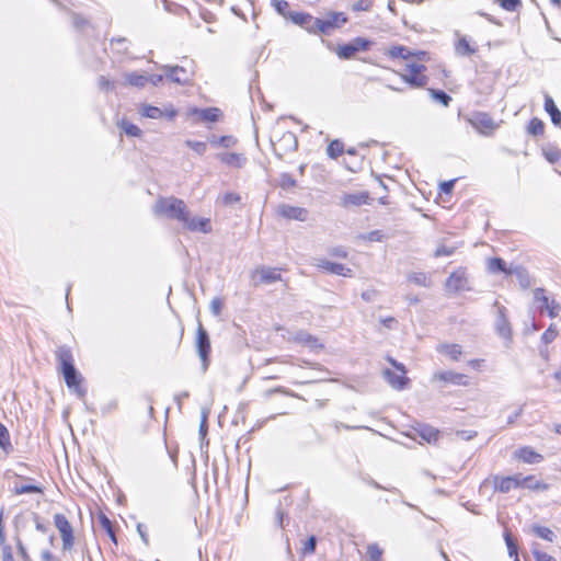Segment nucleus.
Segmentation results:
<instances>
[{"mask_svg":"<svg viewBox=\"0 0 561 561\" xmlns=\"http://www.w3.org/2000/svg\"><path fill=\"white\" fill-rule=\"evenodd\" d=\"M55 354L59 364V370L65 379L67 387L79 399H84L87 396V389L82 386V375L75 366L71 348L67 345H61L57 347Z\"/></svg>","mask_w":561,"mask_h":561,"instance_id":"nucleus-1","label":"nucleus"},{"mask_svg":"<svg viewBox=\"0 0 561 561\" xmlns=\"http://www.w3.org/2000/svg\"><path fill=\"white\" fill-rule=\"evenodd\" d=\"M187 210L186 204L176 197H159L153 205L156 216H164L169 219L181 221Z\"/></svg>","mask_w":561,"mask_h":561,"instance_id":"nucleus-2","label":"nucleus"},{"mask_svg":"<svg viewBox=\"0 0 561 561\" xmlns=\"http://www.w3.org/2000/svg\"><path fill=\"white\" fill-rule=\"evenodd\" d=\"M373 42L364 38V37H356L350 43L339 45L335 49L336 55L339 58L348 60L354 58V56L358 51H367L371 47Z\"/></svg>","mask_w":561,"mask_h":561,"instance_id":"nucleus-3","label":"nucleus"},{"mask_svg":"<svg viewBox=\"0 0 561 561\" xmlns=\"http://www.w3.org/2000/svg\"><path fill=\"white\" fill-rule=\"evenodd\" d=\"M54 525L60 534L62 551H70L75 546V536L72 526L68 518L64 514L57 513L54 515Z\"/></svg>","mask_w":561,"mask_h":561,"instance_id":"nucleus-4","label":"nucleus"},{"mask_svg":"<svg viewBox=\"0 0 561 561\" xmlns=\"http://www.w3.org/2000/svg\"><path fill=\"white\" fill-rule=\"evenodd\" d=\"M348 18L343 12L330 11L318 22L319 34L331 35L334 30L347 23Z\"/></svg>","mask_w":561,"mask_h":561,"instance_id":"nucleus-5","label":"nucleus"},{"mask_svg":"<svg viewBox=\"0 0 561 561\" xmlns=\"http://www.w3.org/2000/svg\"><path fill=\"white\" fill-rule=\"evenodd\" d=\"M195 345L197 353L202 359L203 369L206 370L208 368L209 354L211 347L209 335L201 323L197 327Z\"/></svg>","mask_w":561,"mask_h":561,"instance_id":"nucleus-6","label":"nucleus"},{"mask_svg":"<svg viewBox=\"0 0 561 561\" xmlns=\"http://www.w3.org/2000/svg\"><path fill=\"white\" fill-rule=\"evenodd\" d=\"M445 288L448 293L456 294L460 290H470L467 271L458 267L454 271L445 282Z\"/></svg>","mask_w":561,"mask_h":561,"instance_id":"nucleus-7","label":"nucleus"},{"mask_svg":"<svg viewBox=\"0 0 561 561\" xmlns=\"http://www.w3.org/2000/svg\"><path fill=\"white\" fill-rule=\"evenodd\" d=\"M251 279L254 286L261 284H274L282 280V275L277 268L268 266H259L251 273Z\"/></svg>","mask_w":561,"mask_h":561,"instance_id":"nucleus-8","label":"nucleus"},{"mask_svg":"<svg viewBox=\"0 0 561 561\" xmlns=\"http://www.w3.org/2000/svg\"><path fill=\"white\" fill-rule=\"evenodd\" d=\"M288 20H290L294 24L299 25L310 34H319V18H314L306 12H289Z\"/></svg>","mask_w":561,"mask_h":561,"instance_id":"nucleus-9","label":"nucleus"},{"mask_svg":"<svg viewBox=\"0 0 561 561\" xmlns=\"http://www.w3.org/2000/svg\"><path fill=\"white\" fill-rule=\"evenodd\" d=\"M161 70L164 72L165 80L174 83L185 84L192 78V71L183 66L164 65L161 67Z\"/></svg>","mask_w":561,"mask_h":561,"instance_id":"nucleus-10","label":"nucleus"},{"mask_svg":"<svg viewBox=\"0 0 561 561\" xmlns=\"http://www.w3.org/2000/svg\"><path fill=\"white\" fill-rule=\"evenodd\" d=\"M535 300L540 304L539 309L541 311L546 310L548 312V316L550 318H556L559 316V312L561 310V306L556 300H549V298L546 296V291L543 288H536L534 291Z\"/></svg>","mask_w":561,"mask_h":561,"instance_id":"nucleus-11","label":"nucleus"},{"mask_svg":"<svg viewBox=\"0 0 561 561\" xmlns=\"http://www.w3.org/2000/svg\"><path fill=\"white\" fill-rule=\"evenodd\" d=\"M313 265L319 270H322L330 274L340 275L344 277L353 276L352 268L345 266L344 264L331 262L325 259H316V263Z\"/></svg>","mask_w":561,"mask_h":561,"instance_id":"nucleus-12","label":"nucleus"},{"mask_svg":"<svg viewBox=\"0 0 561 561\" xmlns=\"http://www.w3.org/2000/svg\"><path fill=\"white\" fill-rule=\"evenodd\" d=\"M494 305L497 307V316L495 319L496 333L504 340L511 341L512 328H511V323L507 319V314H506L507 310L504 306H500L497 301H495Z\"/></svg>","mask_w":561,"mask_h":561,"instance_id":"nucleus-13","label":"nucleus"},{"mask_svg":"<svg viewBox=\"0 0 561 561\" xmlns=\"http://www.w3.org/2000/svg\"><path fill=\"white\" fill-rule=\"evenodd\" d=\"M139 113L141 116L152 119H160L162 117L173 119L178 114L176 110L172 105L165 107L164 110H161L160 107L148 104H144L140 107Z\"/></svg>","mask_w":561,"mask_h":561,"instance_id":"nucleus-14","label":"nucleus"},{"mask_svg":"<svg viewBox=\"0 0 561 561\" xmlns=\"http://www.w3.org/2000/svg\"><path fill=\"white\" fill-rule=\"evenodd\" d=\"M184 227L191 231L208 233L211 230L210 220L207 218L191 217L188 209L184 218L181 220Z\"/></svg>","mask_w":561,"mask_h":561,"instance_id":"nucleus-15","label":"nucleus"},{"mask_svg":"<svg viewBox=\"0 0 561 561\" xmlns=\"http://www.w3.org/2000/svg\"><path fill=\"white\" fill-rule=\"evenodd\" d=\"M278 214L286 219L306 221L308 219L309 211L302 207L282 204L278 207Z\"/></svg>","mask_w":561,"mask_h":561,"instance_id":"nucleus-16","label":"nucleus"},{"mask_svg":"<svg viewBox=\"0 0 561 561\" xmlns=\"http://www.w3.org/2000/svg\"><path fill=\"white\" fill-rule=\"evenodd\" d=\"M191 116H195L198 122L215 123L219 119L221 112L217 107L197 108L194 107L190 111Z\"/></svg>","mask_w":561,"mask_h":561,"instance_id":"nucleus-17","label":"nucleus"},{"mask_svg":"<svg viewBox=\"0 0 561 561\" xmlns=\"http://www.w3.org/2000/svg\"><path fill=\"white\" fill-rule=\"evenodd\" d=\"M435 378L448 383L453 385H459V386H467L468 385V377L463 374L455 373L451 370L447 371H440L435 374Z\"/></svg>","mask_w":561,"mask_h":561,"instance_id":"nucleus-18","label":"nucleus"},{"mask_svg":"<svg viewBox=\"0 0 561 561\" xmlns=\"http://www.w3.org/2000/svg\"><path fill=\"white\" fill-rule=\"evenodd\" d=\"M472 124L478 129H484L493 131L497 128V124L493 121V118L484 112L477 113L472 121Z\"/></svg>","mask_w":561,"mask_h":561,"instance_id":"nucleus-19","label":"nucleus"},{"mask_svg":"<svg viewBox=\"0 0 561 561\" xmlns=\"http://www.w3.org/2000/svg\"><path fill=\"white\" fill-rule=\"evenodd\" d=\"M369 199V195L366 192L344 194L341 198V205L343 207L348 206H360L367 204Z\"/></svg>","mask_w":561,"mask_h":561,"instance_id":"nucleus-20","label":"nucleus"},{"mask_svg":"<svg viewBox=\"0 0 561 561\" xmlns=\"http://www.w3.org/2000/svg\"><path fill=\"white\" fill-rule=\"evenodd\" d=\"M545 111L549 114L552 124L561 127V112L548 93H545Z\"/></svg>","mask_w":561,"mask_h":561,"instance_id":"nucleus-21","label":"nucleus"},{"mask_svg":"<svg viewBox=\"0 0 561 561\" xmlns=\"http://www.w3.org/2000/svg\"><path fill=\"white\" fill-rule=\"evenodd\" d=\"M385 379L390 386L397 390H402L409 383V378L403 375H397L391 369L387 368L382 371Z\"/></svg>","mask_w":561,"mask_h":561,"instance_id":"nucleus-22","label":"nucleus"},{"mask_svg":"<svg viewBox=\"0 0 561 561\" xmlns=\"http://www.w3.org/2000/svg\"><path fill=\"white\" fill-rule=\"evenodd\" d=\"M219 160L232 168H242L247 163V158L242 153L224 152L218 154Z\"/></svg>","mask_w":561,"mask_h":561,"instance_id":"nucleus-23","label":"nucleus"},{"mask_svg":"<svg viewBox=\"0 0 561 561\" xmlns=\"http://www.w3.org/2000/svg\"><path fill=\"white\" fill-rule=\"evenodd\" d=\"M516 457L525 463H539L543 457L531 447H522L516 451Z\"/></svg>","mask_w":561,"mask_h":561,"instance_id":"nucleus-24","label":"nucleus"},{"mask_svg":"<svg viewBox=\"0 0 561 561\" xmlns=\"http://www.w3.org/2000/svg\"><path fill=\"white\" fill-rule=\"evenodd\" d=\"M415 431L422 439L430 444L437 442L439 436L438 430L427 424H417Z\"/></svg>","mask_w":561,"mask_h":561,"instance_id":"nucleus-25","label":"nucleus"},{"mask_svg":"<svg viewBox=\"0 0 561 561\" xmlns=\"http://www.w3.org/2000/svg\"><path fill=\"white\" fill-rule=\"evenodd\" d=\"M401 79L412 88H423L428 83V78L423 73L401 75Z\"/></svg>","mask_w":561,"mask_h":561,"instance_id":"nucleus-26","label":"nucleus"},{"mask_svg":"<svg viewBox=\"0 0 561 561\" xmlns=\"http://www.w3.org/2000/svg\"><path fill=\"white\" fill-rule=\"evenodd\" d=\"M488 270L490 273H493V274H499V273L513 274L512 268L507 270L506 262L501 257L490 259L488 262Z\"/></svg>","mask_w":561,"mask_h":561,"instance_id":"nucleus-27","label":"nucleus"},{"mask_svg":"<svg viewBox=\"0 0 561 561\" xmlns=\"http://www.w3.org/2000/svg\"><path fill=\"white\" fill-rule=\"evenodd\" d=\"M455 51L459 56H471L477 51V48L471 46L467 37L461 36L455 45Z\"/></svg>","mask_w":561,"mask_h":561,"instance_id":"nucleus-28","label":"nucleus"},{"mask_svg":"<svg viewBox=\"0 0 561 561\" xmlns=\"http://www.w3.org/2000/svg\"><path fill=\"white\" fill-rule=\"evenodd\" d=\"M387 55L390 58H402L404 60H408L412 58L413 51H411L408 47L402 45H396L388 49Z\"/></svg>","mask_w":561,"mask_h":561,"instance_id":"nucleus-29","label":"nucleus"},{"mask_svg":"<svg viewBox=\"0 0 561 561\" xmlns=\"http://www.w3.org/2000/svg\"><path fill=\"white\" fill-rule=\"evenodd\" d=\"M437 351L449 356L454 360H458L462 353L461 346L458 344H443L437 347Z\"/></svg>","mask_w":561,"mask_h":561,"instance_id":"nucleus-30","label":"nucleus"},{"mask_svg":"<svg viewBox=\"0 0 561 561\" xmlns=\"http://www.w3.org/2000/svg\"><path fill=\"white\" fill-rule=\"evenodd\" d=\"M126 81L129 85L136 88H144L148 83V76L138 72H129L125 75Z\"/></svg>","mask_w":561,"mask_h":561,"instance_id":"nucleus-31","label":"nucleus"},{"mask_svg":"<svg viewBox=\"0 0 561 561\" xmlns=\"http://www.w3.org/2000/svg\"><path fill=\"white\" fill-rule=\"evenodd\" d=\"M511 477H499L495 476L493 479L494 489L500 491L501 493H508L513 488Z\"/></svg>","mask_w":561,"mask_h":561,"instance_id":"nucleus-32","label":"nucleus"},{"mask_svg":"<svg viewBox=\"0 0 561 561\" xmlns=\"http://www.w3.org/2000/svg\"><path fill=\"white\" fill-rule=\"evenodd\" d=\"M0 448L9 454L13 450L8 428L0 422Z\"/></svg>","mask_w":561,"mask_h":561,"instance_id":"nucleus-33","label":"nucleus"},{"mask_svg":"<svg viewBox=\"0 0 561 561\" xmlns=\"http://www.w3.org/2000/svg\"><path fill=\"white\" fill-rule=\"evenodd\" d=\"M118 126L129 137H140L142 134L141 129L137 125L126 119H122L118 123Z\"/></svg>","mask_w":561,"mask_h":561,"instance_id":"nucleus-34","label":"nucleus"},{"mask_svg":"<svg viewBox=\"0 0 561 561\" xmlns=\"http://www.w3.org/2000/svg\"><path fill=\"white\" fill-rule=\"evenodd\" d=\"M99 522H100L102 528L106 531L107 536L111 538V540L114 543H117L116 534H115V530H114L111 519L105 514H100Z\"/></svg>","mask_w":561,"mask_h":561,"instance_id":"nucleus-35","label":"nucleus"},{"mask_svg":"<svg viewBox=\"0 0 561 561\" xmlns=\"http://www.w3.org/2000/svg\"><path fill=\"white\" fill-rule=\"evenodd\" d=\"M279 141L284 144L286 151H295L298 147L297 137L291 131H286Z\"/></svg>","mask_w":561,"mask_h":561,"instance_id":"nucleus-36","label":"nucleus"},{"mask_svg":"<svg viewBox=\"0 0 561 561\" xmlns=\"http://www.w3.org/2000/svg\"><path fill=\"white\" fill-rule=\"evenodd\" d=\"M527 131L529 135L540 136L545 131V123L540 118L534 117L528 124Z\"/></svg>","mask_w":561,"mask_h":561,"instance_id":"nucleus-37","label":"nucleus"},{"mask_svg":"<svg viewBox=\"0 0 561 561\" xmlns=\"http://www.w3.org/2000/svg\"><path fill=\"white\" fill-rule=\"evenodd\" d=\"M533 531L535 535H537L539 538L545 539L547 541L552 542L556 539L554 533L545 526L534 525Z\"/></svg>","mask_w":561,"mask_h":561,"instance_id":"nucleus-38","label":"nucleus"},{"mask_svg":"<svg viewBox=\"0 0 561 561\" xmlns=\"http://www.w3.org/2000/svg\"><path fill=\"white\" fill-rule=\"evenodd\" d=\"M428 92L434 101L443 104L444 106H448L451 102V96L443 90L428 89Z\"/></svg>","mask_w":561,"mask_h":561,"instance_id":"nucleus-39","label":"nucleus"},{"mask_svg":"<svg viewBox=\"0 0 561 561\" xmlns=\"http://www.w3.org/2000/svg\"><path fill=\"white\" fill-rule=\"evenodd\" d=\"M408 279L419 286H423V287L431 286V279L423 272L411 273V274H409Z\"/></svg>","mask_w":561,"mask_h":561,"instance_id":"nucleus-40","label":"nucleus"},{"mask_svg":"<svg viewBox=\"0 0 561 561\" xmlns=\"http://www.w3.org/2000/svg\"><path fill=\"white\" fill-rule=\"evenodd\" d=\"M343 151L344 145L337 139L332 140L327 148L328 156L332 159H336L337 157H340L343 153Z\"/></svg>","mask_w":561,"mask_h":561,"instance_id":"nucleus-41","label":"nucleus"},{"mask_svg":"<svg viewBox=\"0 0 561 561\" xmlns=\"http://www.w3.org/2000/svg\"><path fill=\"white\" fill-rule=\"evenodd\" d=\"M545 158L551 163H558L561 160V150L557 147H546L542 149Z\"/></svg>","mask_w":561,"mask_h":561,"instance_id":"nucleus-42","label":"nucleus"},{"mask_svg":"<svg viewBox=\"0 0 561 561\" xmlns=\"http://www.w3.org/2000/svg\"><path fill=\"white\" fill-rule=\"evenodd\" d=\"M513 274H515L518 278V282L523 288H528L530 286V278L527 271L520 266L512 268Z\"/></svg>","mask_w":561,"mask_h":561,"instance_id":"nucleus-43","label":"nucleus"},{"mask_svg":"<svg viewBox=\"0 0 561 561\" xmlns=\"http://www.w3.org/2000/svg\"><path fill=\"white\" fill-rule=\"evenodd\" d=\"M43 488L35 484H24L21 486L14 488V494L21 495V494H28V493H39L43 494Z\"/></svg>","mask_w":561,"mask_h":561,"instance_id":"nucleus-44","label":"nucleus"},{"mask_svg":"<svg viewBox=\"0 0 561 561\" xmlns=\"http://www.w3.org/2000/svg\"><path fill=\"white\" fill-rule=\"evenodd\" d=\"M272 5L274 7L275 11L284 16L285 19H288V13L290 12L288 10L289 3L286 0H273Z\"/></svg>","mask_w":561,"mask_h":561,"instance_id":"nucleus-45","label":"nucleus"},{"mask_svg":"<svg viewBox=\"0 0 561 561\" xmlns=\"http://www.w3.org/2000/svg\"><path fill=\"white\" fill-rule=\"evenodd\" d=\"M513 480V488H526L527 482H533V476L523 477L520 473L510 476Z\"/></svg>","mask_w":561,"mask_h":561,"instance_id":"nucleus-46","label":"nucleus"},{"mask_svg":"<svg viewBox=\"0 0 561 561\" xmlns=\"http://www.w3.org/2000/svg\"><path fill=\"white\" fill-rule=\"evenodd\" d=\"M505 543L507 546L510 557L518 556L517 545L508 531L504 533Z\"/></svg>","mask_w":561,"mask_h":561,"instance_id":"nucleus-47","label":"nucleus"},{"mask_svg":"<svg viewBox=\"0 0 561 561\" xmlns=\"http://www.w3.org/2000/svg\"><path fill=\"white\" fill-rule=\"evenodd\" d=\"M558 335V331L554 324H550V327L543 332L541 335V341L545 344H549L556 340Z\"/></svg>","mask_w":561,"mask_h":561,"instance_id":"nucleus-48","label":"nucleus"},{"mask_svg":"<svg viewBox=\"0 0 561 561\" xmlns=\"http://www.w3.org/2000/svg\"><path fill=\"white\" fill-rule=\"evenodd\" d=\"M367 554L371 561H380L382 550L377 543H371L367 547Z\"/></svg>","mask_w":561,"mask_h":561,"instance_id":"nucleus-49","label":"nucleus"},{"mask_svg":"<svg viewBox=\"0 0 561 561\" xmlns=\"http://www.w3.org/2000/svg\"><path fill=\"white\" fill-rule=\"evenodd\" d=\"M185 145L201 156L204 154L207 149L206 142L203 141L186 140Z\"/></svg>","mask_w":561,"mask_h":561,"instance_id":"nucleus-50","label":"nucleus"},{"mask_svg":"<svg viewBox=\"0 0 561 561\" xmlns=\"http://www.w3.org/2000/svg\"><path fill=\"white\" fill-rule=\"evenodd\" d=\"M241 201V197L237 193L228 192L225 193L221 197V202L225 206H230L234 203H239Z\"/></svg>","mask_w":561,"mask_h":561,"instance_id":"nucleus-51","label":"nucleus"},{"mask_svg":"<svg viewBox=\"0 0 561 561\" xmlns=\"http://www.w3.org/2000/svg\"><path fill=\"white\" fill-rule=\"evenodd\" d=\"M526 489L531 491H546L549 489V485L542 481L536 480L533 476V482H527Z\"/></svg>","mask_w":561,"mask_h":561,"instance_id":"nucleus-52","label":"nucleus"},{"mask_svg":"<svg viewBox=\"0 0 561 561\" xmlns=\"http://www.w3.org/2000/svg\"><path fill=\"white\" fill-rule=\"evenodd\" d=\"M373 5L371 0H358L352 5V10L355 12L368 11Z\"/></svg>","mask_w":561,"mask_h":561,"instance_id":"nucleus-53","label":"nucleus"},{"mask_svg":"<svg viewBox=\"0 0 561 561\" xmlns=\"http://www.w3.org/2000/svg\"><path fill=\"white\" fill-rule=\"evenodd\" d=\"M500 5L510 12L516 11V9L520 5V0H499Z\"/></svg>","mask_w":561,"mask_h":561,"instance_id":"nucleus-54","label":"nucleus"},{"mask_svg":"<svg viewBox=\"0 0 561 561\" xmlns=\"http://www.w3.org/2000/svg\"><path fill=\"white\" fill-rule=\"evenodd\" d=\"M15 541H16L18 552H19V554H20L21 559H22L23 561H33V560L31 559V557H30V554H28V552H27V550H26L25 546L23 545L22 540H21L19 537H16V538H15Z\"/></svg>","mask_w":561,"mask_h":561,"instance_id":"nucleus-55","label":"nucleus"},{"mask_svg":"<svg viewBox=\"0 0 561 561\" xmlns=\"http://www.w3.org/2000/svg\"><path fill=\"white\" fill-rule=\"evenodd\" d=\"M274 393H282V394H286V396H294V393L291 391H289L288 389H286V388H284L282 386H277L275 388L265 390L263 396L265 398H270Z\"/></svg>","mask_w":561,"mask_h":561,"instance_id":"nucleus-56","label":"nucleus"},{"mask_svg":"<svg viewBox=\"0 0 561 561\" xmlns=\"http://www.w3.org/2000/svg\"><path fill=\"white\" fill-rule=\"evenodd\" d=\"M455 252V248L454 247H447V245H439L435 252H434V256L435 257H439V256H450L453 255Z\"/></svg>","mask_w":561,"mask_h":561,"instance_id":"nucleus-57","label":"nucleus"},{"mask_svg":"<svg viewBox=\"0 0 561 561\" xmlns=\"http://www.w3.org/2000/svg\"><path fill=\"white\" fill-rule=\"evenodd\" d=\"M316 547H317V538L314 536H310L304 546V553L305 554L313 553L316 551Z\"/></svg>","mask_w":561,"mask_h":561,"instance_id":"nucleus-58","label":"nucleus"},{"mask_svg":"<svg viewBox=\"0 0 561 561\" xmlns=\"http://www.w3.org/2000/svg\"><path fill=\"white\" fill-rule=\"evenodd\" d=\"M211 142L228 148L236 144V139L231 136H221L218 140H213Z\"/></svg>","mask_w":561,"mask_h":561,"instance_id":"nucleus-59","label":"nucleus"},{"mask_svg":"<svg viewBox=\"0 0 561 561\" xmlns=\"http://www.w3.org/2000/svg\"><path fill=\"white\" fill-rule=\"evenodd\" d=\"M533 554H534L536 561H556L554 558H552L551 556H549L546 552L539 551L537 548L533 549Z\"/></svg>","mask_w":561,"mask_h":561,"instance_id":"nucleus-60","label":"nucleus"},{"mask_svg":"<svg viewBox=\"0 0 561 561\" xmlns=\"http://www.w3.org/2000/svg\"><path fill=\"white\" fill-rule=\"evenodd\" d=\"M280 185L284 188L294 187V186H296V180L290 174L284 173V174H282Z\"/></svg>","mask_w":561,"mask_h":561,"instance_id":"nucleus-61","label":"nucleus"},{"mask_svg":"<svg viewBox=\"0 0 561 561\" xmlns=\"http://www.w3.org/2000/svg\"><path fill=\"white\" fill-rule=\"evenodd\" d=\"M455 183H456V180H449V181H445L443 183H440L439 185V188H440V193L443 194H451L454 187H455Z\"/></svg>","mask_w":561,"mask_h":561,"instance_id":"nucleus-62","label":"nucleus"},{"mask_svg":"<svg viewBox=\"0 0 561 561\" xmlns=\"http://www.w3.org/2000/svg\"><path fill=\"white\" fill-rule=\"evenodd\" d=\"M2 548V561H14L12 548L7 545L1 547Z\"/></svg>","mask_w":561,"mask_h":561,"instance_id":"nucleus-63","label":"nucleus"},{"mask_svg":"<svg viewBox=\"0 0 561 561\" xmlns=\"http://www.w3.org/2000/svg\"><path fill=\"white\" fill-rule=\"evenodd\" d=\"M41 560L42 561H61L60 558L56 557L54 553H51L49 550H43L41 552Z\"/></svg>","mask_w":561,"mask_h":561,"instance_id":"nucleus-64","label":"nucleus"}]
</instances>
